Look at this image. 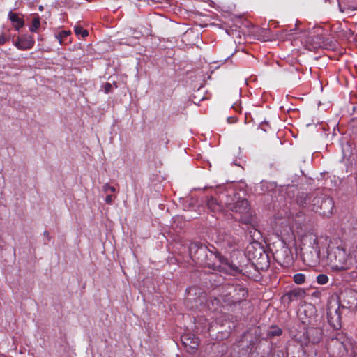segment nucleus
I'll return each mask as SVG.
<instances>
[{"label": "nucleus", "instance_id": "aec40b11", "mask_svg": "<svg viewBox=\"0 0 357 357\" xmlns=\"http://www.w3.org/2000/svg\"><path fill=\"white\" fill-rule=\"evenodd\" d=\"M70 31H62L59 32L58 34H56L55 37L59 40L60 45H63L64 43V39L68 37L70 35Z\"/></svg>", "mask_w": 357, "mask_h": 357}, {"label": "nucleus", "instance_id": "7c9ffc66", "mask_svg": "<svg viewBox=\"0 0 357 357\" xmlns=\"http://www.w3.org/2000/svg\"><path fill=\"white\" fill-rule=\"evenodd\" d=\"M340 11H342V12L343 11V10H342V8H341V6H340Z\"/></svg>", "mask_w": 357, "mask_h": 357}, {"label": "nucleus", "instance_id": "6ab92c4d", "mask_svg": "<svg viewBox=\"0 0 357 357\" xmlns=\"http://www.w3.org/2000/svg\"><path fill=\"white\" fill-rule=\"evenodd\" d=\"M282 334V330L277 326H271L267 331V337L272 338L274 337L280 336Z\"/></svg>", "mask_w": 357, "mask_h": 357}, {"label": "nucleus", "instance_id": "a878e982", "mask_svg": "<svg viewBox=\"0 0 357 357\" xmlns=\"http://www.w3.org/2000/svg\"><path fill=\"white\" fill-rule=\"evenodd\" d=\"M112 85L110 83H106L105 86V93H109L112 90Z\"/></svg>", "mask_w": 357, "mask_h": 357}, {"label": "nucleus", "instance_id": "c85d7f7f", "mask_svg": "<svg viewBox=\"0 0 357 357\" xmlns=\"http://www.w3.org/2000/svg\"><path fill=\"white\" fill-rule=\"evenodd\" d=\"M44 235L49 239L50 238V235H49V233L47 231H45L44 232Z\"/></svg>", "mask_w": 357, "mask_h": 357}, {"label": "nucleus", "instance_id": "f257e3e1", "mask_svg": "<svg viewBox=\"0 0 357 357\" xmlns=\"http://www.w3.org/2000/svg\"><path fill=\"white\" fill-rule=\"evenodd\" d=\"M328 244L326 236H318L314 234H306L302 239L301 254L303 261L309 266H314L319 262L320 251Z\"/></svg>", "mask_w": 357, "mask_h": 357}, {"label": "nucleus", "instance_id": "bb28decb", "mask_svg": "<svg viewBox=\"0 0 357 357\" xmlns=\"http://www.w3.org/2000/svg\"><path fill=\"white\" fill-rule=\"evenodd\" d=\"M350 277L352 280L357 281V270L350 273Z\"/></svg>", "mask_w": 357, "mask_h": 357}, {"label": "nucleus", "instance_id": "a211bd4d", "mask_svg": "<svg viewBox=\"0 0 357 357\" xmlns=\"http://www.w3.org/2000/svg\"><path fill=\"white\" fill-rule=\"evenodd\" d=\"M206 204L208 208L213 212L218 211L221 209V206L213 197L207 199Z\"/></svg>", "mask_w": 357, "mask_h": 357}, {"label": "nucleus", "instance_id": "20e7f679", "mask_svg": "<svg viewBox=\"0 0 357 357\" xmlns=\"http://www.w3.org/2000/svg\"><path fill=\"white\" fill-rule=\"evenodd\" d=\"M225 204L229 210L240 215L242 222L248 224L251 222L252 214L247 199H240L235 195L234 199L228 197Z\"/></svg>", "mask_w": 357, "mask_h": 357}, {"label": "nucleus", "instance_id": "2f4dec72", "mask_svg": "<svg viewBox=\"0 0 357 357\" xmlns=\"http://www.w3.org/2000/svg\"><path fill=\"white\" fill-rule=\"evenodd\" d=\"M0 357H6V356H3V355H1V354H0Z\"/></svg>", "mask_w": 357, "mask_h": 357}, {"label": "nucleus", "instance_id": "2eb2a0df", "mask_svg": "<svg viewBox=\"0 0 357 357\" xmlns=\"http://www.w3.org/2000/svg\"><path fill=\"white\" fill-rule=\"evenodd\" d=\"M306 333L309 340L312 343L316 344L320 341L321 337L320 329L312 328L308 329Z\"/></svg>", "mask_w": 357, "mask_h": 357}, {"label": "nucleus", "instance_id": "9b49d317", "mask_svg": "<svg viewBox=\"0 0 357 357\" xmlns=\"http://www.w3.org/2000/svg\"><path fill=\"white\" fill-rule=\"evenodd\" d=\"M34 43L35 41L33 36L24 35L21 37H18L17 41L14 43V45L19 50H26L32 48Z\"/></svg>", "mask_w": 357, "mask_h": 357}, {"label": "nucleus", "instance_id": "f03ea898", "mask_svg": "<svg viewBox=\"0 0 357 357\" xmlns=\"http://www.w3.org/2000/svg\"><path fill=\"white\" fill-rule=\"evenodd\" d=\"M326 261L331 270L342 271L349 269L355 263V259L343 244L335 245L331 243L328 244Z\"/></svg>", "mask_w": 357, "mask_h": 357}, {"label": "nucleus", "instance_id": "423d86ee", "mask_svg": "<svg viewBox=\"0 0 357 357\" xmlns=\"http://www.w3.org/2000/svg\"><path fill=\"white\" fill-rule=\"evenodd\" d=\"M247 290L240 286H228L226 294L221 296V299L227 305H235L241 303L247 298Z\"/></svg>", "mask_w": 357, "mask_h": 357}, {"label": "nucleus", "instance_id": "f3484780", "mask_svg": "<svg viewBox=\"0 0 357 357\" xmlns=\"http://www.w3.org/2000/svg\"><path fill=\"white\" fill-rule=\"evenodd\" d=\"M303 292L299 289H294V290L290 291L289 292L287 293L285 295H284L282 297V300L284 302L289 303V302L295 300L298 297L301 296L303 295Z\"/></svg>", "mask_w": 357, "mask_h": 357}, {"label": "nucleus", "instance_id": "dca6fc26", "mask_svg": "<svg viewBox=\"0 0 357 357\" xmlns=\"http://www.w3.org/2000/svg\"><path fill=\"white\" fill-rule=\"evenodd\" d=\"M8 18L13 22L16 30L19 31L20 29L23 27L24 24V20L20 17L18 14L10 11L8 13Z\"/></svg>", "mask_w": 357, "mask_h": 357}, {"label": "nucleus", "instance_id": "5701e85b", "mask_svg": "<svg viewBox=\"0 0 357 357\" xmlns=\"http://www.w3.org/2000/svg\"><path fill=\"white\" fill-rule=\"evenodd\" d=\"M294 281L298 284H302L305 281V275L303 273H296L294 275Z\"/></svg>", "mask_w": 357, "mask_h": 357}, {"label": "nucleus", "instance_id": "f8f14e48", "mask_svg": "<svg viewBox=\"0 0 357 357\" xmlns=\"http://www.w3.org/2000/svg\"><path fill=\"white\" fill-rule=\"evenodd\" d=\"M277 257L280 263L287 265L293 261V255L287 247H283L280 250L277 251Z\"/></svg>", "mask_w": 357, "mask_h": 357}, {"label": "nucleus", "instance_id": "b1692460", "mask_svg": "<svg viewBox=\"0 0 357 357\" xmlns=\"http://www.w3.org/2000/svg\"><path fill=\"white\" fill-rule=\"evenodd\" d=\"M317 282L319 284H326L328 282V277L325 274H319L317 276Z\"/></svg>", "mask_w": 357, "mask_h": 357}, {"label": "nucleus", "instance_id": "39448f33", "mask_svg": "<svg viewBox=\"0 0 357 357\" xmlns=\"http://www.w3.org/2000/svg\"><path fill=\"white\" fill-rule=\"evenodd\" d=\"M312 210L323 216L332 214L334 208L333 199L327 195L321 194L313 198L311 203Z\"/></svg>", "mask_w": 357, "mask_h": 357}, {"label": "nucleus", "instance_id": "473e14b6", "mask_svg": "<svg viewBox=\"0 0 357 357\" xmlns=\"http://www.w3.org/2000/svg\"><path fill=\"white\" fill-rule=\"evenodd\" d=\"M329 1V0H324V1H325V2H327V1Z\"/></svg>", "mask_w": 357, "mask_h": 357}, {"label": "nucleus", "instance_id": "412c9836", "mask_svg": "<svg viewBox=\"0 0 357 357\" xmlns=\"http://www.w3.org/2000/svg\"><path fill=\"white\" fill-rule=\"evenodd\" d=\"M40 26V17L37 15L33 18L31 26L29 30L31 32H36Z\"/></svg>", "mask_w": 357, "mask_h": 357}, {"label": "nucleus", "instance_id": "4be33fe9", "mask_svg": "<svg viewBox=\"0 0 357 357\" xmlns=\"http://www.w3.org/2000/svg\"><path fill=\"white\" fill-rule=\"evenodd\" d=\"M74 31L77 36H81L82 38L87 36L89 34L86 29L78 25L75 26Z\"/></svg>", "mask_w": 357, "mask_h": 357}, {"label": "nucleus", "instance_id": "393cba45", "mask_svg": "<svg viewBox=\"0 0 357 357\" xmlns=\"http://www.w3.org/2000/svg\"><path fill=\"white\" fill-rule=\"evenodd\" d=\"M297 202L302 206H304L307 204V197L304 195H301L297 199Z\"/></svg>", "mask_w": 357, "mask_h": 357}, {"label": "nucleus", "instance_id": "6e6552de", "mask_svg": "<svg viewBox=\"0 0 357 357\" xmlns=\"http://www.w3.org/2000/svg\"><path fill=\"white\" fill-rule=\"evenodd\" d=\"M333 342L339 343V344L343 348V351H340L342 355L344 353L349 354L351 357H357V345L355 344L352 340L346 335L342 334L339 335L335 340H333Z\"/></svg>", "mask_w": 357, "mask_h": 357}, {"label": "nucleus", "instance_id": "cd10ccee", "mask_svg": "<svg viewBox=\"0 0 357 357\" xmlns=\"http://www.w3.org/2000/svg\"><path fill=\"white\" fill-rule=\"evenodd\" d=\"M6 38H5L4 36H1V37H0V44H1V45H3V44H5V43H6Z\"/></svg>", "mask_w": 357, "mask_h": 357}, {"label": "nucleus", "instance_id": "1a4fd4ad", "mask_svg": "<svg viewBox=\"0 0 357 357\" xmlns=\"http://www.w3.org/2000/svg\"><path fill=\"white\" fill-rule=\"evenodd\" d=\"M339 302L340 307L351 309L357 305V294L354 291H346Z\"/></svg>", "mask_w": 357, "mask_h": 357}, {"label": "nucleus", "instance_id": "ddd939ff", "mask_svg": "<svg viewBox=\"0 0 357 357\" xmlns=\"http://www.w3.org/2000/svg\"><path fill=\"white\" fill-rule=\"evenodd\" d=\"M181 340L185 347H189L191 351H195L199 346V339L194 335L187 334L181 337Z\"/></svg>", "mask_w": 357, "mask_h": 357}, {"label": "nucleus", "instance_id": "0eeeda50", "mask_svg": "<svg viewBox=\"0 0 357 357\" xmlns=\"http://www.w3.org/2000/svg\"><path fill=\"white\" fill-rule=\"evenodd\" d=\"M327 319L329 324L335 330L341 328V312L339 302L331 300L328 303Z\"/></svg>", "mask_w": 357, "mask_h": 357}, {"label": "nucleus", "instance_id": "9d476101", "mask_svg": "<svg viewBox=\"0 0 357 357\" xmlns=\"http://www.w3.org/2000/svg\"><path fill=\"white\" fill-rule=\"evenodd\" d=\"M221 261H220V265L217 266L216 269H219L220 271H224L227 273L236 275V274L241 272L239 268L234 264L233 263L229 261V260L221 255ZM219 264V261L218 262Z\"/></svg>", "mask_w": 357, "mask_h": 357}, {"label": "nucleus", "instance_id": "4468645a", "mask_svg": "<svg viewBox=\"0 0 357 357\" xmlns=\"http://www.w3.org/2000/svg\"><path fill=\"white\" fill-rule=\"evenodd\" d=\"M102 191L107 194L105 197V202L107 204H112L114 199L116 197V195H113L112 193L116 192V188L114 186L109 185V183H105L102 186Z\"/></svg>", "mask_w": 357, "mask_h": 357}, {"label": "nucleus", "instance_id": "7ed1b4c3", "mask_svg": "<svg viewBox=\"0 0 357 357\" xmlns=\"http://www.w3.org/2000/svg\"><path fill=\"white\" fill-rule=\"evenodd\" d=\"M190 256L192 260L200 266H207L215 270L220 264L221 255L218 252L210 250L206 245L197 243H191L189 248Z\"/></svg>", "mask_w": 357, "mask_h": 357}, {"label": "nucleus", "instance_id": "c756f323", "mask_svg": "<svg viewBox=\"0 0 357 357\" xmlns=\"http://www.w3.org/2000/svg\"><path fill=\"white\" fill-rule=\"evenodd\" d=\"M214 302H215L216 304L218 305V303H220V299L219 298H215Z\"/></svg>", "mask_w": 357, "mask_h": 357}]
</instances>
